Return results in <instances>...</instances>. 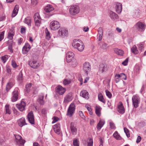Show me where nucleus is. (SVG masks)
Returning a JSON list of instances; mask_svg holds the SVG:
<instances>
[{
	"label": "nucleus",
	"mask_w": 146,
	"mask_h": 146,
	"mask_svg": "<svg viewBox=\"0 0 146 146\" xmlns=\"http://www.w3.org/2000/svg\"><path fill=\"white\" fill-rule=\"evenodd\" d=\"M72 44L74 48L77 49L79 51L82 52L84 50V45L82 41L80 39H74L73 41Z\"/></svg>",
	"instance_id": "f257e3e1"
},
{
	"label": "nucleus",
	"mask_w": 146,
	"mask_h": 146,
	"mask_svg": "<svg viewBox=\"0 0 146 146\" xmlns=\"http://www.w3.org/2000/svg\"><path fill=\"white\" fill-rule=\"evenodd\" d=\"M80 11V7L78 5H75L70 6L69 12L72 15H75L79 13Z\"/></svg>",
	"instance_id": "f03ea898"
},
{
	"label": "nucleus",
	"mask_w": 146,
	"mask_h": 146,
	"mask_svg": "<svg viewBox=\"0 0 146 146\" xmlns=\"http://www.w3.org/2000/svg\"><path fill=\"white\" fill-rule=\"evenodd\" d=\"M76 109V106L74 103L71 104L68 108L66 115L70 117H72L74 114Z\"/></svg>",
	"instance_id": "7ed1b4c3"
},
{
	"label": "nucleus",
	"mask_w": 146,
	"mask_h": 146,
	"mask_svg": "<svg viewBox=\"0 0 146 146\" xmlns=\"http://www.w3.org/2000/svg\"><path fill=\"white\" fill-rule=\"evenodd\" d=\"M19 92V90L18 88H15L12 93V96L11 98V100L12 102H15L18 100Z\"/></svg>",
	"instance_id": "20e7f679"
},
{
	"label": "nucleus",
	"mask_w": 146,
	"mask_h": 146,
	"mask_svg": "<svg viewBox=\"0 0 146 146\" xmlns=\"http://www.w3.org/2000/svg\"><path fill=\"white\" fill-rule=\"evenodd\" d=\"M132 100L134 107L135 108L138 107L140 101V98L138 96L136 95L133 96Z\"/></svg>",
	"instance_id": "39448f33"
},
{
	"label": "nucleus",
	"mask_w": 146,
	"mask_h": 146,
	"mask_svg": "<svg viewBox=\"0 0 146 146\" xmlns=\"http://www.w3.org/2000/svg\"><path fill=\"white\" fill-rule=\"evenodd\" d=\"M34 19L35 26L39 27L41 24V19L38 13L35 14Z\"/></svg>",
	"instance_id": "423d86ee"
},
{
	"label": "nucleus",
	"mask_w": 146,
	"mask_h": 146,
	"mask_svg": "<svg viewBox=\"0 0 146 146\" xmlns=\"http://www.w3.org/2000/svg\"><path fill=\"white\" fill-rule=\"evenodd\" d=\"M145 24L142 22H138L135 25V27L136 29L139 31H143L145 28Z\"/></svg>",
	"instance_id": "0eeeda50"
},
{
	"label": "nucleus",
	"mask_w": 146,
	"mask_h": 146,
	"mask_svg": "<svg viewBox=\"0 0 146 146\" xmlns=\"http://www.w3.org/2000/svg\"><path fill=\"white\" fill-rule=\"evenodd\" d=\"M50 27L51 29L53 30H56L60 27L59 22L56 21H52L50 23Z\"/></svg>",
	"instance_id": "6e6552de"
},
{
	"label": "nucleus",
	"mask_w": 146,
	"mask_h": 146,
	"mask_svg": "<svg viewBox=\"0 0 146 146\" xmlns=\"http://www.w3.org/2000/svg\"><path fill=\"white\" fill-rule=\"evenodd\" d=\"M56 92L60 95H63L65 92L66 90L65 88L63 87L62 86L59 85L55 88Z\"/></svg>",
	"instance_id": "1a4fd4ad"
},
{
	"label": "nucleus",
	"mask_w": 146,
	"mask_h": 146,
	"mask_svg": "<svg viewBox=\"0 0 146 146\" xmlns=\"http://www.w3.org/2000/svg\"><path fill=\"white\" fill-rule=\"evenodd\" d=\"M27 117L31 124H35L34 116L32 111H31L28 113L27 115Z\"/></svg>",
	"instance_id": "9d476101"
},
{
	"label": "nucleus",
	"mask_w": 146,
	"mask_h": 146,
	"mask_svg": "<svg viewBox=\"0 0 146 146\" xmlns=\"http://www.w3.org/2000/svg\"><path fill=\"white\" fill-rule=\"evenodd\" d=\"M74 54L72 52H68L66 54V61L68 63L70 62L74 58Z\"/></svg>",
	"instance_id": "9b49d317"
},
{
	"label": "nucleus",
	"mask_w": 146,
	"mask_h": 146,
	"mask_svg": "<svg viewBox=\"0 0 146 146\" xmlns=\"http://www.w3.org/2000/svg\"><path fill=\"white\" fill-rule=\"evenodd\" d=\"M58 33L60 36H66L68 34V31L64 28H60Z\"/></svg>",
	"instance_id": "f8f14e48"
},
{
	"label": "nucleus",
	"mask_w": 146,
	"mask_h": 146,
	"mask_svg": "<svg viewBox=\"0 0 146 146\" xmlns=\"http://www.w3.org/2000/svg\"><path fill=\"white\" fill-rule=\"evenodd\" d=\"M16 142L18 145H24L25 142V141L21 139V136L17 135H15Z\"/></svg>",
	"instance_id": "ddd939ff"
},
{
	"label": "nucleus",
	"mask_w": 146,
	"mask_h": 146,
	"mask_svg": "<svg viewBox=\"0 0 146 146\" xmlns=\"http://www.w3.org/2000/svg\"><path fill=\"white\" fill-rule=\"evenodd\" d=\"M83 68L84 70L88 75V72L91 70V66L88 62H86L83 64Z\"/></svg>",
	"instance_id": "4468645a"
},
{
	"label": "nucleus",
	"mask_w": 146,
	"mask_h": 146,
	"mask_svg": "<svg viewBox=\"0 0 146 146\" xmlns=\"http://www.w3.org/2000/svg\"><path fill=\"white\" fill-rule=\"evenodd\" d=\"M117 110L118 112L121 114H123L125 111V109L121 102H119L117 105Z\"/></svg>",
	"instance_id": "2eb2a0df"
},
{
	"label": "nucleus",
	"mask_w": 146,
	"mask_h": 146,
	"mask_svg": "<svg viewBox=\"0 0 146 146\" xmlns=\"http://www.w3.org/2000/svg\"><path fill=\"white\" fill-rule=\"evenodd\" d=\"M25 106L26 103L23 101H21L20 104H16L17 107L21 111L25 110Z\"/></svg>",
	"instance_id": "dca6fc26"
},
{
	"label": "nucleus",
	"mask_w": 146,
	"mask_h": 146,
	"mask_svg": "<svg viewBox=\"0 0 146 146\" xmlns=\"http://www.w3.org/2000/svg\"><path fill=\"white\" fill-rule=\"evenodd\" d=\"M31 48L30 46L28 43H26L22 48L23 53L24 54H26Z\"/></svg>",
	"instance_id": "f3484780"
},
{
	"label": "nucleus",
	"mask_w": 146,
	"mask_h": 146,
	"mask_svg": "<svg viewBox=\"0 0 146 146\" xmlns=\"http://www.w3.org/2000/svg\"><path fill=\"white\" fill-rule=\"evenodd\" d=\"M105 123V121L104 119H100L96 126L97 129L100 130L104 125Z\"/></svg>",
	"instance_id": "a211bd4d"
},
{
	"label": "nucleus",
	"mask_w": 146,
	"mask_h": 146,
	"mask_svg": "<svg viewBox=\"0 0 146 146\" xmlns=\"http://www.w3.org/2000/svg\"><path fill=\"white\" fill-rule=\"evenodd\" d=\"M109 16L111 18L113 21L117 20L119 19V17L115 13L110 11L109 13Z\"/></svg>",
	"instance_id": "6ab92c4d"
},
{
	"label": "nucleus",
	"mask_w": 146,
	"mask_h": 146,
	"mask_svg": "<svg viewBox=\"0 0 146 146\" xmlns=\"http://www.w3.org/2000/svg\"><path fill=\"white\" fill-rule=\"evenodd\" d=\"M17 123L18 125L21 127L27 124L26 123L24 117H22L19 119L18 120Z\"/></svg>",
	"instance_id": "aec40b11"
},
{
	"label": "nucleus",
	"mask_w": 146,
	"mask_h": 146,
	"mask_svg": "<svg viewBox=\"0 0 146 146\" xmlns=\"http://www.w3.org/2000/svg\"><path fill=\"white\" fill-rule=\"evenodd\" d=\"M115 10L116 12L118 14L121 13L122 10V4L119 3L117 2L116 3Z\"/></svg>",
	"instance_id": "412c9836"
},
{
	"label": "nucleus",
	"mask_w": 146,
	"mask_h": 146,
	"mask_svg": "<svg viewBox=\"0 0 146 146\" xmlns=\"http://www.w3.org/2000/svg\"><path fill=\"white\" fill-rule=\"evenodd\" d=\"M80 96L82 97L88 99L89 98L88 92L86 90H82L80 94Z\"/></svg>",
	"instance_id": "4be33fe9"
},
{
	"label": "nucleus",
	"mask_w": 146,
	"mask_h": 146,
	"mask_svg": "<svg viewBox=\"0 0 146 146\" xmlns=\"http://www.w3.org/2000/svg\"><path fill=\"white\" fill-rule=\"evenodd\" d=\"M99 70L102 73L106 72L107 70L106 64L103 63L100 64L99 66Z\"/></svg>",
	"instance_id": "5701e85b"
},
{
	"label": "nucleus",
	"mask_w": 146,
	"mask_h": 146,
	"mask_svg": "<svg viewBox=\"0 0 146 146\" xmlns=\"http://www.w3.org/2000/svg\"><path fill=\"white\" fill-rule=\"evenodd\" d=\"M29 64L31 67L34 68H37L39 66V63L35 61L29 62Z\"/></svg>",
	"instance_id": "b1692460"
},
{
	"label": "nucleus",
	"mask_w": 146,
	"mask_h": 146,
	"mask_svg": "<svg viewBox=\"0 0 146 146\" xmlns=\"http://www.w3.org/2000/svg\"><path fill=\"white\" fill-rule=\"evenodd\" d=\"M114 50L115 54L120 56H123L124 54V51L121 49L115 48Z\"/></svg>",
	"instance_id": "393cba45"
},
{
	"label": "nucleus",
	"mask_w": 146,
	"mask_h": 146,
	"mask_svg": "<svg viewBox=\"0 0 146 146\" xmlns=\"http://www.w3.org/2000/svg\"><path fill=\"white\" fill-rule=\"evenodd\" d=\"M24 22L27 24L29 26L31 27V19L29 17H27L25 18L24 20Z\"/></svg>",
	"instance_id": "a878e982"
},
{
	"label": "nucleus",
	"mask_w": 146,
	"mask_h": 146,
	"mask_svg": "<svg viewBox=\"0 0 146 146\" xmlns=\"http://www.w3.org/2000/svg\"><path fill=\"white\" fill-rule=\"evenodd\" d=\"M98 32L99 35V37H98V40L100 41L102 40L103 35V30L102 28L101 27H99Z\"/></svg>",
	"instance_id": "bb28decb"
},
{
	"label": "nucleus",
	"mask_w": 146,
	"mask_h": 146,
	"mask_svg": "<svg viewBox=\"0 0 146 146\" xmlns=\"http://www.w3.org/2000/svg\"><path fill=\"white\" fill-rule=\"evenodd\" d=\"M95 113L96 114L98 117L101 115V111L102 110V108L99 106H96L95 107Z\"/></svg>",
	"instance_id": "cd10ccee"
},
{
	"label": "nucleus",
	"mask_w": 146,
	"mask_h": 146,
	"mask_svg": "<svg viewBox=\"0 0 146 146\" xmlns=\"http://www.w3.org/2000/svg\"><path fill=\"white\" fill-rule=\"evenodd\" d=\"M19 6L17 5H16L14 8L12 13V17H14L17 14L19 10Z\"/></svg>",
	"instance_id": "c85d7f7f"
},
{
	"label": "nucleus",
	"mask_w": 146,
	"mask_h": 146,
	"mask_svg": "<svg viewBox=\"0 0 146 146\" xmlns=\"http://www.w3.org/2000/svg\"><path fill=\"white\" fill-rule=\"evenodd\" d=\"M44 10L47 12H50L54 10V8L52 5H49L45 7Z\"/></svg>",
	"instance_id": "c756f323"
},
{
	"label": "nucleus",
	"mask_w": 146,
	"mask_h": 146,
	"mask_svg": "<svg viewBox=\"0 0 146 146\" xmlns=\"http://www.w3.org/2000/svg\"><path fill=\"white\" fill-rule=\"evenodd\" d=\"M71 96L70 95H67L64 98V102L68 103L72 100Z\"/></svg>",
	"instance_id": "7c9ffc66"
},
{
	"label": "nucleus",
	"mask_w": 146,
	"mask_h": 146,
	"mask_svg": "<svg viewBox=\"0 0 146 146\" xmlns=\"http://www.w3.org/2000/svg\"><path fill=\"white\" fill-rule=\"evenodd\" d=\"M131 52L135 54H137L139 53L137 47L135 45H134L131 48Z\"/></svg>",
	"instance_id": "2f4dec72"
},
{
	"label": "nucleus",
	"mask_w": 146,
	"mask_h": 146,
	"mask_svg": "<svg viewBox=\"0 0 146 146\" xmlns=\"http://www.w3.org/2000/svg\"><path fill=\"white\" fill-rule=\"evenodd\" d=\"M98 98L99 101L104 104H105V100L104 99L103 96L101 93H100L98 94Z\"/></svg>",
	"instance_id": "473e14b6"
},
{
	"label": "nucleus",
	"mask_w": 146,
	"mask_h": 146,
	"mask_svg": "<svg viewBox=\"0 0 146 146\" xmlns=\"http://www.w3.org/2000/svg\"><path fill=\"white\" fill-rule=\"evenodd\" d=\"M101 42H99L98 43L99 45L100 46V47L101 48L104 49L106 50L108 48V46L107 44L104 42H102V45L101 46Z\"/></svg>",
	"instance_id": "72a5a7b5"
},
{
	"label": "nucleus",
	"mask_w": 146,
	"mask_h": 146,
	"mask_svg": "<svg viewBox=\"0 0 146 146\" xmlns=\"http://www.w3.org/2000/svg\"><path fill=\"white\" fill-rule=\"evenodd\" d=\"M32 84L30 83L27 84L26 85V89L25 90L26 93H29L31 90Z\"/></svg>",
	"instance_id": "f704fd0d"
},
{
	"label": "nucleus",
	"mask_w": 146,
	"mask_h": 146,
	"mask_svg": "<svg viewBox=\"0 0 146 146\" xmlns=\"http://www.w3.org/2000/svg\"><path fill=\"white\" fill-rule=\"evenodd\" d=\"M23 74L22 72H21L18 74L17 77V80L20 82H22L23 80Z\"/></svg>",
	"instance_id": "c9c22d12"
},
{
	"label": "nucleus",
	"mask_w": 146,
	"mask_h": 146,
	"mask_svg": "<svg viewBox=\"0 0 146 146\" xmlns=\"http://www.w3.org/2000/svg\"><path fill=\"white\" fill-rule=\"evenodd\" d=\"M70 128L72 134L73 135L76 134L77 131V129L76 127H74L72 123L71 124Z\"/></svg>",
	"instance_id": "e433bc0d"
},
{
	"label": "nucleus",
	"mask_w": 146,
	"mask_h": 146,
	"mask_svg": "<svg viewBox=\"0 0 146 146\" xmlns=\"http://www.w3.org/2000/svg\"><path fill=\"white\" fill-rule=\"evenodd\" d=\"M13 84L12 82H10L8 83L7 84L6 86V90L8 92L13 86Z\"/></svg>",
	"instance_id": "4c0bfd02"
},
{
	"label": "nucleus",
	"mask_w": 146,
	"mask_h": 146,
	"mask_svg": "<svg viewBox=\"0 0 146 146\" xmlns=\"http://www.w3.org/2000/svg\"><path fill=\"white\" fill-rule=\"evenodd\" d=\"M113 136L117 140H120L121 137L117 131H115L113 134Z\"/></svg>",
	"instance_id": "58836bf2"
},
{
	"label": "nucleus",
	"mask_w": 146,
	"mask_h": 146,
	"mask_svg": "<svg viewBox=\"0 0 146 146\" xmlns=\"http://www.w3.org/2000/svg\"><path fill=\"white\" fill-rule=\"evenodd\" d=\"M45 33L46 38L48 40H49L51 38V36L50 33L47 28L45 30Z\"/></svg>",
	"instance_id": "ea45409f"
},
{
	"label": "nucleus",
	"mask_w": 146,
	"mask_h": 146,
	"mask_svg": "<svg viewBox=\"0 0 146 146\" xmlns=\"http://www.w3.org/2000/svg\"><path fill=\"white\" fill-rule=\"evenodd\" d=\"M5 107L6 113L10 114L11 113V111L9 107V105L8 104L6 105Z\"/></svg>",
	"instance_id": "a19ab883"
},
{
	"label": "nucleus",
	"mask_w": 146,
	"mask_h": 146,
	"mask_svg": "<svg viewBox=\"0 0 146 146\" xmlns=\"http://www.w3.org/2000/svg\"><path fill=\"white\" fill-rule=\"evenodd\" d=\"M79 141L78 139L75 138L74 139L73 144L74 146H79Z\"/></svg>",
	"instance_id": "79ce46f5"
},
{
	"label": "nucleus",
	"mask_w": 146,
	"mask_h": 146,
	"mask_svg": "<svg viewBox=\"0 0 146 146\" xmlns=\"http://www.w3.org/2000/svg\"><path fill=\"white\" fill-rule=\"evenodd\" d=\"M87 143V146H93V140L92 139L88 138Z\"/></svg>",
	"instance_id": "37998d69"
},
{
	"label": "nucleus",
	"mask_w": 146,
	"mask_h": 146,
	"mask_svg": "<svg viewBox=\"0 0 146 146\" xmlns=\"http://www.w3.org/2000/svg\"><path fill=\"white\" fill-rule=\"evenodd\" d=\"M121 75L119 74H116L115 76V82L116 83L118 82L120 80Z\"/></svg>",
	"instance_id": "c03bdc74"
},
{
	"label": "nucleus",
	"mask_w": 146,
	"mask_h": 146,
	"mask_svg": "<svg viewBox=\"0 0 146 146\" xmlns=\"http://www.w3.org/2000/svg\"><path fill=\"white\" fill-rule=\"evenodd\" d=\"M85 107L87 108L88 111H89L90 114V115H92L93 112L92 111V109L91 107V106L88 105H85Z\"/></svg>",
	"instance_id": "a18cd8bd"
},
{
	"label": "nucleus",
	"mask_w": 146,
	"mask_h": 146,
	"mask_svg": "<svg viewBox=\"0 0 146 146\" xmlns=\"http://www.w3.org/2000/svg\"><path fill=\"white\" fill-rule=\"evenodd\" d=\"M43 96H42L40 97L38 100V102L40 104L43 105L44 104V102L43 100Z\"/></svg>",
	"instance_id": "49530a36"
},
{
	"label": "nucleus",
	"mask_w": 146,
	"mask_h": 146,
	"mask_svg": "<svg viewBox=\"0 0 146 146\" xmlns=\"http://www.w3.org/2000/svg\"><path fill=\"white\" fill-rule=\"evenodd\" d=\"M124 130L125 133L127 137L129 138L130 137L129 130L126 127L124 128Z\"/></svg>",
	"instance_id": "de8ad7c7"
},
{
	"label": "nucleus",
	"mask_w": 146,
	"mask_h": 146,
	"mask_svg": "<svg viewBox=\"0 0 146 146\" xmlns=\"http://www.w3.org/2000/svg\"><path fill=\"white\" fill-rule=\"evenodd\" d=\"M140 70V67L138 65L135 66L134 69V72H136L137 74H138L139 73Z\"/></svg>",
	"instance_id": "09e8293b"
},
{
	"label": "nucleus",
	"mask_w": 146,
	"mask_h": 146,
	"mask_svg": "<svg viewBox=\"0 0 146 146\" xmlns=\"http://www.w3.org/2000/svg\"><path fill=\"white\" fill-rule=\"evenodd\" d=\"M137 46L138 47L139 50L141 51L142 50H143L144 48V43L142 42L139 44L137 45Z\"/></svg>",
	"instance_id": "8fccbe9b"
},
{
	"label": "nucleus",
	"mask_w": 146,
	"mask_h": 146,
	"mask_svg": "<svg viewBox=\"0 0 146 146\" xmlns=\"http://www.w3.org/2000/svg\"><path fill=\"white\" fill-rule=\"evenodd\" d=\"M110 128L111 129H115L116 128L115 126L114 123L112 121L109 122Z\"/></svg>",
	"instance_id": "3c124183"
},
{
	"label": "nucleus",
	"mask_w": 146,
	"mask_h": 146,
	"mask_svg": "<svg viewBox=\"0 0 146 146\" xmlns=\"http://www.w3.org/2000/svg\"><path fill=\"white\" fill-rule=\"evenodd\" d=\"M14 35V34L13 33H9L8 34V38L10 40H12Z\"/></svg>",
	"instance_id": "603ef678"
},
{
	"label": "nucleus",
	"mask_w": 146,
	"mask_h": 146,
	"mask_svg": "<svg viewBox=\"0 0 146 146\" xmlns=\"http://www.w3.org/2000/svg\"><path fill=\"white\" fill-rule=\"evenodd\" d=\"M78 114L83 119H85V117L84 115L83 112L81 111H78Z\"/></svg>",
	"instance_id": "864d4df0"
},
{
	"label": "nucleus",
	"mask_w": 146,
	"mask_h": 146,
	"mask_svg": "<svg viewBox=\"0 0 146 146\" xmlns=\"http://www.w3.org/2000/svg\"><path fill=\"white\" fill-rule=\"evenodd\" d=\"M72 62V65L73 67H75L77 65V63L76 60L75 59H73Z\"/></svg>",
	"instance_id": "5fc2aeb1"
},
{
	"label": "nucleus",
	"mask_w": 146,
	"mask_h": 146,
	"mask_svg": "<svg viewBox=\"0 0 146 146\" xmlns=\"http://www.w3.org/2000/svg\"><path fill=\"white\" fill-rule=\"evenodd\" d=\"M106 96L109 98H111L112 97L111 93L108 90H106L105 91Z\"/></svg>",
	"instance_id": "6e6d98bb"
},
{
	"label": "nucleus",
	"mask_w": 146,
	"mask_h": 146,
	"mask_svg": "<svg viewBox=\"0 0 146 146\" xmlns=\"http://www.w3.org/2000/svg\"><path fill=\"white\" fill-rule=\"evenodd\" d=\"M54 131L57 134H59L61 132L60 128H53Z\"/></svg>",
	"instance_id": "4d7b16f0"
},
{
	"label": "nucleus",
	"mask_w": 146,
	"mask_h": 146,
	"mask_svg": "<svg viewBox=\"0 0 146 146\" xmlns=\"http://www.w3.org/2000/svg\"><path fill=\"white\" fill-rule=\"evenodd\" d=\"M1 59L4 63H5L8 59L7 56L5 55L2 57Z\"/></svg>",
	"instance_id": "13d9d810"
},
{
	"label": "nucleus",
	"mask_w": 146,
	"mask_h": 146,
	"mask_svg": "<svg viewBox=\"0 0 146 146\" xmlns=\"http://www.w3.org/2000/svg\"><path fill=\"white\" fill-rule=\"evenodd\" d=\"M5 31L0 32V41H1L4 38Z\"/></svg>",
	"instance_id": "bf43d9fd"
},
{
	"label": "nucleus",
	"mask_w": 146,
	"mask_h": 146,
	"mask_svg": "<svg viewBox=\"0 0 146 146\" xmlns=\"http://www.w3.org/2000/svg\"><path fill=\"white\" fill-rule=\"evenodd\" d=\"M26 28L25 27H22L21 29V34H25V33Z\"/></svg>",
	"instance_id": "052dcab7"
},
{
	"label": "nucleus",
	"mask_w": 146,
	"mask_h": 146,
	"mask_svg": "<svg viewBox=\"0 0 146 146\" xmlns=\"http://www.w3.org/2000/svg\"><path fill=\"white\" fill-rule=\"evenodd\" d=\"M128 62V58H127L122 63V64L125 66L127 65Z\"/></svg>",
	"instance_id": "680f3d73"
},
{
	"label": "nucleus",
	"mask_w": 146,
	"mask_h": 146,
	"mask_svg": "<svg viewBox=\"0 0 146 146\" xmlns=\"http://www.w3.org/2000/svg\"><path fill=\"white\" fill-rule=\"evenodd\" d=\"M11 64L12 66L15 68H16L17 66L16 62L13 60L12 61Z\"/></svg>",
	"instance_id": "e2e57ef3"
},
{
	"label": "nucleus",
	"mask_w": 146,
	"mask_h": 146,
	"mask_svg": "<svg viewBox=\"0 0 146 146\" xmlns=\"http://www.w3.org/2000/svg\"><path fill=\"white\" fill-rule=\"evenodd\" d=\"M70 81L68 80H64L63 81L64 84L65 85H67L68 84H69L70 83Z\"/></svg>",
	"instance_id": "0e129e2a"
},
{
	"label": "nucleus",
	"mask_w": 146,
	"mask_h": 146,
	"mask_svg": "<svg viewBox=\"0 0 146 146\" xmlns=\"http://www.w3.org/2000/svg\"><path fill=\"white\" fill-rule=\"evenodd\" d=\"M53 121L52 122V123H55L56 121H57L59 119V118L56 117H53Z\"/></svg>",
	"instance_id": "69168bd1"
},
{
	"label": "nucleus",
	"mask_w": 146,
	"mask_h": 146,
	"mask_svg": "<svg viewBox=\"0 0 146 146\" xmlns=\"http://www.w3.org/2000/svg\"><path fill=\"white\" fill-rule=\"evenodd\" d=\"M8 50H9L12 53L13 52V50L12 49V46L11 45L9 44V45Z\"/></svg>",
	"instance_id": "338daca9"
},
{
	"label": "nucleus",
	"mask_w": 146,
	"mask_h": 146,
	"mask_svg": "<svg viewBox=\"0 0 146 146\" xmlns=\"http://www.w3.org/2000/svg\"><path fill=\"white\" fill-rule=\"evenodd\" d=\"M31 3L33 5H36L38 3L37 0H31Z\"/></svg>",
	"instance_id": "774afa93"
}]
</instances>
